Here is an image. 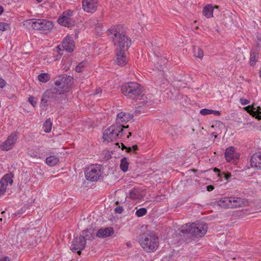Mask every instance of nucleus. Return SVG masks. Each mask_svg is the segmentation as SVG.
I'll return each instance as SVG.
<instances>
[{
	"label": "nucleus",
	"mask_w": 261,
	"mask_h": 261,
	"mask_svg": "<svg viewBox=\"0 0 261 261\" xmlns=\"http://www.w3.org/2000/svg\"><path fill=\"white\" fill-rule=\"evenodd\" d=\"M115 50L127 51L132 44V40L126 35L121 25L115 26L109 30Z\"/></svg>",
	"instance_id": "1"
},
{
	"label": "nucleus",
	"mask_w": 261,
	"mask_h": 261,
	"mask_svg": "<svg viewBox=\"0 0 261 261\" xmlns=\"http://www.w3.org/2000/svg\"><path fill=\"white\" fill-rule=\"evenodd\" d=\"M122 93L128 98L133 100H143L145 102V99L147 97L142 94V90L141 86L136 82H129L125 83L121 87Z\"/></svg>",
	"instance_id": "2"
},
{
	"label": "nucleus",
	"mask_w": 261,
	"mask_h": 261,
	"mask_svg": "<svg viewBox=\"0 0 261 261\" xmlns=\"http://www.w3.org/2000/svg\"><path fill=\"white\" fill-rule=\"evenodd\" d=\"M183 234H190L193 237L200 238L204 236L207 230L206 224L203 222H195L192 224H186L180 228Z\"/></svg>",
	"instance_id": "3"
},
{
	"label": "nucleus",
	"mask_w": 261,
	"mask_h": 261,
	"mask_svg": "<svg viewBox=\"0 0 261 261\" xmlns=\"http://www.w3.org/2000/svg\"><path fill=\"white\" fill-rule=\"evenodd\" d=\"M139 242L143 249L148 252L155 251L159 246V239L153 232L141 234Z\"/></svg>",
	"instance_id": "4"
},
{
	"label": "nucleus",
	"mask_w": 261,
	"mask_h": 261,
	"mask_svg": "<svg viewBox=\"0 0 261 261\" xmlns=\"http://www.w3.org/2000/svg\"><path fill=\"white\" fill-rule=\"evenodd\" d=\"M73 79L66 75H60L54 79V83L56 87L52 89L53 92L61 94L67 92L71 86Z\"/></svg>",
	"instance_id": "5"
},
{
	"label": "nucleus",
	"mask_w": 261,
	"mask_h": 261,
	"mask_svg": "<svg viewBox=\"0 0 261 261\" xmlns=\"http://www.w3.org/2000/svg\"><path fill=\"white\" fill-rule=\"evenodd\" d=\"M124 135L122 125L113 124L103 131L104 141L112 142L120 138Z\"/></svg>",
	"instance_id": "6"
},
{
	"label": "nucleus",
	"mask_w": 261,
	"mask_h": 261,
	"mask_svg": "<svg viewBox=\"0 0 261 261\" xmlns=\"http://www.w3.org/2000/svg\"><path fill=\"white\" fill-rule=\"evenodd\" d=\"M25 24L35 30H48L54 27L51 21L44 19H30L25 21Z\"/></svg>",
	"instance_id": "7"
},
{
	"label": "nucleus",
	"mask_w": 261,
	"mask_h": 261,
	"mask_svg": "<svg viewBox=\"0 0 261 261\" xmlns=\"http://www.w3.org/2000/svg\"><path fill=\"white\" fill-rule=\"evenodd\" d=\"M101 175L100 167L98 165H92L85 171V177L87 180L95 181L98 180Z\"/></svg>",
	"instance_id": "8"
},
{
	"label": "nucleus",
	"mask_w": 261,
	"mask_h": 261,
	"mask_svg": "<svg viewBox=\"0 0 261 261\" xmlns=\"http://www.w3.org/2000/svg\"><path fill=\"white\" fill-rule=\"evenodd\" d=\"M73 12L70 10H68L64 12L62 15L58 19V22L62 25L69 27L73 25L74 21L72 18L73 16Z\"/></svg>",
	"instance_id": "9"
},
{
	"label": "nucleus",
	"mask_w": 261,
	"mask_h": 261,
	"mask_svg": "<svg viewBox=\"0 0 261 261\" xmlns=\"http://www.w3.org/2000/svg\"><path fill=\"white\" fill-rule=\"evenodd\" d=\"M86 241L85 238L82 236L75 238L70 246V249L73 252H77V254H81V250H83L86 246Z\"/></svg>",
	"instance_id": "10"
},
{
	"label": "nucleus",
	"mask_w": 261,
	"mask_h": 261,
	"mask_svg": "<svg viewBox=\"0 0 261 261\" xmlns=\"http://www.w3.org/2000/svg\"><path fill=\"white\" fill-rule=\"evenodd\" d=\"M133 116L129 113L121 112L119 113L116 119V125H122V128H128V125L125 126L124 124L129 120H132Z\"/></svg>",
	"instance_id": "11"
},
{
	"label": "nucleus",
	"mask_w": 261,
	"mask_h": 261,
	"mask_svg": "<svg viewBox=\"0 0 261 261\" xmlns=\"http://www.w3.org/2000/svg\"><path fill=\"white\" fill-rule=\"evenodd\" d=\"M17 139V135L15 133H12L8 136L7 140L3 142L0 147L2 150L8 151L11 149L14 146Z\"/></svg>",
	"instance_id": "12"
},
{
	"label": "nucleus",
	"mask_w": 261,
	"mask_h": 261,
	"mask_svg": "<svg viewBox=\"0 0 261 261\" xmlns=\"http://www.w3.org/2000/svg\"><path fill=\"white\" fill-rule=\"evenodd\" d=\"M97 2L98 0H83V8L85 12L93 13L96 10Z\"/></svg>",
	"instance_id": "13"
},
{
	"label": "nucleus",
	"mask_w": 261,
	"mask_h": 261,
	"mask_svg": "<svg viewBox=\"0 0 261 261\" xmlns=\"http://www.w3.org/2000/svg\"><path fill=\"white\" fill-rule=\"evenodd\" d=\"M244 109L248 113L253 117H255L258 120H261V107L256 106L255 104L253 103L252 105L248 106Z\"/></svg>",
	"instance_id": "14"
},
{
	"label": "nucleus",
	"mask_w": 261,
	"mask_h": 261,
	"mask_svg": "<svg viewBox=\"0 0 261 261\" xmlns=\"http://www.w3.org/2000/svg\"><path fill=\"white\" fill-rule=\"evenodd\" d=\"M126 50H115L116 59L115 62L119 66H124L127 63Z\"/></svg>",
	"instance_id": "15"
},
{
	"label": "nucleus",
	"mask_w": 261,
	"mask_h": 261,
	"mask_svg": "<svg viewBox=\"0 0 261 261\" xmlns=\"http://www.w3.org/2000/svg\"><path fill=\"white\" fill-rule=\"evenodd\" d=\"M62 47L67 52L71 53L74 49V43L71 37L67 36L62 41Z\"/></svg>",
	"instance_id": "16"
},
{
	"label": "nucleus",
	"mask_w": 261,
	"mask_h": 261,
	"mask_svg": "<svg viewBox=\"0 0 261 261\" xmlns=\"http://www.w3.org/2000/svg\"><path fill=\"white\" fill-rule=\"evenodd\" d=\"M252 167L261 170V153L254 154L250 159Z\"/></svg>",
	"instance_id": "17"
},
{
	"label": "nucleus",
	"mask_w": 261,
	"mask_h": 261,
	"mask_svg": "<svg viewBox=\"0 0 261 261\" xmlns=\"http://www.w3.org/2000/svg\"><path fill=\"white\" fill-rule=\"evenodd\" d=\"M232 208L242 207L246 205L248 201L244 198L237 197H231Z\"/></svg>",
	"instance_id": "18"
},
{
	"label": "nucleus",
	"mask_w": 261,
	"mask_h": 261,
	"mask_svg": "<svg viewBox=\"0 0 261 261\" xmlns=\"http://www.w3.org/2000/svg\"><path fill=\"white\" fill-rule=\"evenodd\" d=\"M238 156V154L235 151V149L232 146L229 147L225 150V157L228 162L237 159Z\"/></svg>",
	"instance_id": "19"
},
{
	"label": "nucleus",
	"mask_w": 261,
	"mask_h": 261,
	"mask_svg": "<svg viewBox=\"0 0 261 261\" xmlns=\"http://www.w3.org/2000/svg\"><path fill=\"white\" fill-rule=\"evenodd\" d=\"M114 233L112 227L100 228L96 232V237L98 238H106L112 236Z\"/></svg>",
	"instance_id": "20"
},
{
	"label": "nucleus",
	"mask_w": 261,
	"mask_h": 261,
	"mask_svg": "<svg viewBox=\"0 0 261 261\" xmlns=\"http://www.w3.org/2000/svg\"><path fill=\"white\" fill-rule=\"evenodd\" d=\"M82 236L85 238V240H93L96 237V232L93 228L87 229L82 231Z\"/></svg>",
	"instance_id": "21"
},
{
	"label": "nucleus",
	"mask_w": 261,
	"mask_h": 261,
	"mask_svg": "<svg viewBox=\"0 0 261 261\" xmlns=\"http://www.w3.org/2000/svg\"><path fill=\"white\" fill-rule=\"evenodd\" d=\"M129 197L133 200H139L143 197V195L140 189L134 188L129 191Z\"/></svg>",
	"instance_id": "22"
},
{
	"label": "nucleus",
	"mask_w": 261,
	"mask_h": 261,
	"mask_svg": "<svg viewBox=\"0 0 261 261\" xmlns=\"http://www.w3.org/2000/svg\"><path fill=\"white\" fill-rule=\"evenodd\" d=\"M230 197H224L218 201V204L223 208H232Z\"/></svg>",
	"instance_id": "23"
},
{
	"label": "nucleus",
	"mask_w": 261,
	"mask_h": 261,
	"mask_svg": "<svg viewBox=\"0 0 261 261\" xmlns=\"http://www.w3.org/2000/svg\"><path fill=\"white\" fill-rule=\"evenodd\" d=\"M214 8H218V6H213L211 5H206L203 10V14L207 18H211L213 16V11Z\"/></svg>",
	"instance_id": "24"
},
{
	"label": "nucleus",
	"mask_w": 261,
	"mask_h": 261,
	"mask_svg": "<svg viewBox=\"0 0 261 261\" xmlns=\"http://www.w3.org/2000/svg\"><path fill=\"white\" fill-rule=\"evenodd\" d=\"M13 175L12 173H10L6 174L1 179V182L6 187H7V186L9 185L10 186H11L13 184Z\"/></svg>",
	"instance_id": "25"
},
{
	"label": "nucleus",
	"mask_w": 261,
	"mask_h": 261,
	"mask_svg": "<svg viewBox=\"0 0 261 261\" xmlns=\"http://www.w3.org/2000/svg\"><path fill=\"white\" fill-rule=\"evenodd\" d=\"M55 93L53 92V90L51 89L49 90H47L42 95L41 103L42 105L46 106L47 104V101L50 97L52 96L53 94Z\"/></svg>",
	"instance_id": "26"
},
{
	"label": "nucleus",
	"mask_w": 261,
	"mask_h": 261,
	"mask_svg": "<svg viewBox=\"0 0 261 261\" xmlns=\"http://www.w3.org/2000/svg\"><path fill=\"white\" fill-rule=\"evenodd\" d=\"M258 51L256 48L251 50L250 53V65L253 66L257 61Z\"/></svg>",
	"instance_id": "27"
},
{
	"label": "nucleus",
	"mask_w": 261,
	"mask_h": 261,
	"mask_svg": "<svg viewBox=\"0 0 261 261\" xmlns=\"http://www.w3.org/2000/svg\"><path fill=\"white\" fill-rule=\"evenodd\" d=\"M59 161L58 157L55 155H51L46 159V164L50 166L56 165Z\"/></svg>",
	"instance_id": "28"
},
{
	"label": "nucleus",
	"mask_w": 261,
	"mask_h": 261,
	"mask_svg": "<svg viewBox=\"0 0 261 261\" xmlns=\"http://www.w3.org/2000/svg\"><path fill=\"white\" fill-rule=\"evenodd\" d=\"M129 163L126 158H123L121 160L120 168L122 171L125 172L128 170Z\"/></svg>",
	"instance_id": "29"
},
{
	"label": "nucleus",
	"mask_w": 261,
	"mask_h": 261,
	"mask_svg": "<svg viewBox=\"0 0 261 261\" xmlns=\"http://www.w3.org/2000/svg\"><path fill=\"white\" fill-rule=\"evenodd\" d=\"M52 128V122L49 119L45 121L43 125V128L45 133H49L51 131Z\"/></svg>",
	"instance_id": "30"
},
{
	"label": "nucleus",
	"mask_w": 261,
	"mask_h": 261,
	"mask_svg": "<svg viewBox=\"0 0 261 261\" xmlns=\"http://www.w3.org/2000/svg\"><path fill=\"white\" fill-rule=\"evenodd\" d=\"M194 56L199 59H202L203 57V50L198 47H195L193 49Z\"/></svg>",
	"instance_id": "31"
},
{
	"label": "nucleus",
	"mask_w": 261,
	"mask_h": 261,
	"mask_svg": "<svg viewBox=\"0 0 261 261\" xmlns=\"http://www.w3.org/2000/svg\"><path fill=\"white\" fill-rule=\"evenodd\" d=\"M38 79L41 82L45 83L50 80V76L48 73H43L38 75Z\"/></svg>",
	"instance_id": "32"
},
{
	"label": "nucleus",
	"mask_w": 261,
	"mask_h": 261,
	"mask_svg": "<svg viewBox=\"0 0 261 261\" xmlns=\"http://www.w3.org/2000/svg\"><path fill=\"white\" fill-rule=\"evenodd\" d=\"M86 66V63L84 62H82L76 66L75 71L77 72H81L84 70Z\"/></svg>",
	"instance_id": "33"
},
{
	"label": "nucleus",
	"mask_w": 261,
	"mask_h": 261,
	"mask_svg": "<svg viewBox=\"0 0 261 261\" xmlns=\"http://www.w3.org/2000/svg\"><path fill=\"white\" fill-rule=\"evenodd\" d=\"M147 213V210L145 208H140L137 210L136 215L138 217H141L144 216Z\"/></svg>",
	"instance_id": "34"
},
{
	"label": "nucleus",
	"mask_w": 261,
	"mask_h": 261,
	"mask_svg": "<svg viewBox=\"0 0 261 261\" xmlns=\"http://www.w3.org/2000/svg\"><path fill=\"white\" fill-rule=\"evenodd\" d=\"M9 29V25L6 23L1 22L0 23V32H3Z\"/></svg>",
	"instance_id": "35"
},
{
	"label": "nucleus",
	"mask_w": 261,
	"mask_h": 261,
	"mask_svg": "<svg viewBox=\"0 0 261 261\" xmlns=\"http://www.w3.org/2000/svg\"><path fill=\"white\" fill-rule=\"evenodd\" d=\"M200 114L203 116L211 114V110L207 109H202L200 111Z\"/></svg>",
	"instance_id": "36"
},
{
	"label": "nucleus",
	"mask_w": 261,
	"mask_h": 261,
	"mask_svg": "<svg viewBox=\"0 0 261 261\" xmlns=\"http://www.w3.org/2000/svg\"><path fill=\"white\" fill-rule=\"evenodd\" d=\"M7 188L0 181V196L6 192Z\"/></svg>",
	"instance_id": "37"
},
{
	"label": "nucleus",
	"mask_w": 261,
	"mask_h": 261,
	"mask_svg": "<svg viewBox=\"0 0 261 261\" xmlns=\"http://www.w3.org/2000/svg\"><path fill=\"white\" fill-rule=\"evenodd\" d=\"M28 100L29 102L33 106L35 107L36 103H37V100L36 99L33 97V96H30L28 98Z\"/></svg>",
	"instance_id": "38"
},
{
	"label": "nucleus",
	"mask_w": 261,
	"mask_h": 261,
	"mask_svg": "<svg viewBox=\"0 0 261 261\" xmlns=\"http://www.w3.org/2000/svg\"><path fill=\"white\" fill-rule=\"evenodd\" d=\"M138 149V146L137 145H135L133 146L132 147H128L127 148V152H131L133 151H134L135 150H137Z\"/></svg>",
	"instance_id": "39"
},
{
	"label": "nucleus",
	"mask_w": 261,
	"mask_h": 261,
	"mask_svg": "<svg viewBox=\"0 0 261 261\" xmlns=\"http://www.w3.org/2000/svg\"><path fill=\"white\" fill-rule=\"evenodd\" d=\"M240 102L242 105H246L250 102L248 100L244 98H240Z\"/></svg>",
	"instance_id": "40"
},
{
	"label": "nucleus",
	"mask_w": 261,
	"mask_h": 261,
	"mask_svg": "<svg viewBox=\"0 0 261 261\" xmlns=\"http://www.w3.org/2000/svg\"><path fill=\"white\" fill-rule=\"evenodd\" d=\"M114 211L116 213L120 214L123 212V209L122 207L118 206L115 208Z\"/></svg>",
	"instance_id": "41"
},
{
	"label": "nucleus",
	"mask_w": 261,
	"mask_h": 261,
	"mask_svg": "<svg viewBox=\"0 0 261 261\" xmlns=\"http://www.w3.org/2000/svg\"><path fill=\"white\" fill-rule=\"evenodd\" d=\"M6 84V82L3 79L0 78V89L3 88Z\"/></svg>",
	"instance_id": "42"
},
{
	"label": "nucleus",
	"mask_w": 261,
	"mask_h": 261,
	"mask_svg": "<svg viewBox=\"0 0 261 261\" xmlns=\"http://www.w3.org/2000/svg\"><path fill=\"white\" fill-rule=\"evenodd\" d=\"M222 174L224 175L225 179L227 180H228L229 178L231 177V174L229 173H223Z\"/></svg>",
	"instance_id": "43"
},
{
	"label": "nucleus",
	"mask_w": 261,
	"mask_h": 261,
	"mask_svg": "<svg viewBox=\"0 0 261 261\" xmlns=\"http://www.w3.org/2000/svg\"><path fill=\"white\" fill-rule=\"evenodd\" d=\"M220 111L211 110V114H214L216 116H219L220 115Z\"/></svg>",
	"instance_id": "44"
},
{
	"label": "nucleus",
	"mask_w": 261,
	"mask_h": 261,
	"mask_svg": "<svg viewBox=\"0 0 261 261\" xmlns=\"http://www.w3.org/2000/svg\"><path fill=\"white\" fill-rule=\"evenodd\" d=\"M206 188H207V190L209 192L213 191L214 189V187L212 185H209V186H207Z\"/></svg>",
	"instance_id": "45"
},
{
	"label": "nucleus",
	"mask_w": 261,
	"mask_h": 261,
	"mask_svg": "<svg viewBox=\"0 0 261 261\" xmlns=\"http://www.w3.org/2000/svg\"><path fill=\"white\" fill-rule=\"evenodd\" d=\"M0 261H10L8 257H3L0 259Z\"/></svg>",
	"instance_id": "46"
},
{
	"label": "nucleus",
	"mask_w": 261,
	"mask_h": 261,
	"mask_svg": "<svg viewBox=\"0 0 261 261\" xmlns=\"http://www.w3.org/2000/svg\"><path fill=\"white\" fill-rule=\"evenodd\" d=\"M31 156H33L35 158H40V156L37 154L36 152H33L32 154H30Z\"/></svg>",
	"instance_id": "47"
},
{
	"label": "nucleus",
	"mask_w": 261,
	"mask_h": 261,
	"mask_svg": "<svg viewBox=\"0 0 261 261\" xmlns=\"http://www.w3.org/2000/svg\"><path fill=\"white\" fill-rule=\"evenodd\" d=\"M100 93H101V90L100 88H99L96 90L94 94L96 95Z\"/></svg>",
	"instance_id": "48"
},
{
	"label": "nucleus",
	"mask_w": 261,
	"mask_h": 261,
	"mask_svg": "<svg viewBox=\"0 0 261 261\" xmlns=\"http://www.w3.org/2000/svg\"><path fill=\"white\" fill-rule=\"evenodd\" d=\"M121 145L122 146V149L123 150L124 149H126L127 150V148L123 143H121ZM127 151V150H126Z\"/></svg>",
	"instance_id": "49"
},
{
	"label": "nucleus",
	"mask_w": 261,
	"mask_h": 261,
	"mask_svg": "<svg viewBox=\"0 0 261 261\" xmlns=\"http://www.w3.org/2000/svg\"><path fill=\"white\" fill-rule=\"evenodd\" d=\"M4 8L2 6H0V15L3 12Z\"/></svg>",
	"instance_id": "50"
},
{
	"label": "nucleus",
	"mask_w": 261,
	"mask_h": 261,
	"mask_svg": "<svg viewBox=\"0 0 261 261\" xmlns=\"http://www.w3.org/2000/svg\"><path fill=\"white\" fill-rule=\"evenodd\" d=\"M56 50H57V51L59 53V51L61 50L60 48L59 47V46H58L56 47Z\"/></svg>",
	"instance_id": "51"
},
{
	"label": "nucleus",
	"mask_w": 261,
	"mask_h": 261,
	"mask_svg": "<svg viewBox=\"0 0 261 261\" xmlns=\"http://www.w3.org/2000/svg\"><path fill=\"white\" fill-rule=\"evenodd\" d=\"M215 172H219V170L217 168H215L214 169Z\"/></svg>",
	"instance_id": "52"
},
{
	"label": "nucleus",
	"mask_w": 261,
	"mask_h": 261,
	"mask_svg": "<svg viewBox=\"0 0 261 261\" xmlns=\"http://www.w3.org/2000/svg\"><path fill=\"white\" fill-rule=\"evenodd\" d=\"M132 135V133H128V136H127V138H128L129 137V136H130Z\"/></svg>",
	"instance_id": "53"
},
{
	"label": "nucleus",
	"mask_w": 261,
	"mask_h": 261,
	"mask_svg": "<svg viewBox=\"0 0 261 261\" xmlns=\"http://www.w3.org/2000/svg\"><path fill=\"white\" fill-rule=\"evenodd\" d=\"M214 134H215V133H212V135H213V136H215V138H216V137H217V136H216V135H214Z\"/></svg>",
	"instance_id": "54"
},
{
	"label": "nucleus",
	"mask_w": 261,
	"mask_h": 261,
	"mask_svg": "<svg viewBox=\"0 0 261 261\" xmlns=\"http://www.w3.org/2000/svg\"><path fill=\"white\" fill-rule=\"evenodd\" d=\"M38 2H41L42 1V0H36Z\"/></svg>",
	"instance_id": "55"
},
{
	"label": "nucleus",
	"mask_w": 261,
	"mask_h": 261,
	"mask_svg": "<svg viewBox=\"0 0 261 261\" xmlns=\"http://www.w3.org/2000/svg\"><path fill=\"white\" fill-rule=\"evenodd\" d=\"M127 245L128 246H129L130 244H129V243H127Z\"/></svg>",
	"instance_id": "56"
},
{
	"label": "nucleus",
	"mask_w": 261,
	"mask_h": 261,
	"mask_svg": "<svg viewBox=\"0 0 261 261\" xmlns=\"http://www.w3.org/2000/svg\"><path fill=\"white\" fill-rule=\"evenodd\" d=\"M2 220V219H0V221H1Z\"/></svg>",
	"instance_id": "57"
}]
</instances>
